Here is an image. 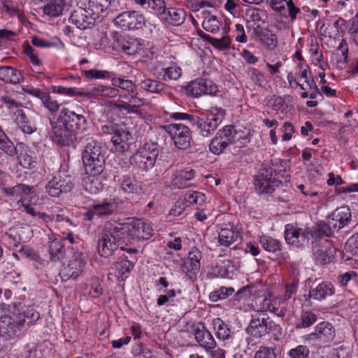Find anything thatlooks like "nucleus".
<instances>
[{
  "mask_svg": "<svg viewBox=\"0 0 358 358\" xmlns=\"http://www.w3.org/2000/svg\"><path fill=\"white\" fill-rule=\"evenodd\" d=\"M28 328L22 316L17 314L5 315L0 317V332L7 334L9 337L20 336Z\"/></svg>",
  "mask_w": 358,
  "mask_h": 358,
  "instance_id": "14",
  "label": "nucleus"
},
{
  "mask_svg": "<svg viewBox=\"0 0 358 358\" xmlns=\"http://www.w3.org/2000/svg\"><path fill=\"white\" fill-rule=\"evenodd\" d=\"M259 243L262 248L268 252L277 253L281 251V243L271 236H260Z\"/></svg>",
  "mask_w": 358,
  "mask_h": 358,
  "instance_id": "39",
  "label": "nucleus"
},
{
  "mask_svg": "<svg viewBox=\"0 0 358 358\" xmlns=\"http://www.w3.org/2000/svg\"><path fill=\"white\" fill-rule=\"evenodd\" d=\"M255 190L259 194H271L282 185L278 173L271 167L259 170L254 181Z\"/></svg>",
  "mask_w": 358,
  "mask_h": 358,
  "instance_id": "7",
  "label": "nucleus"
},
{
  "mask_svg": "<svg viewBox=\"0 0 358 358\" xmlns=\"http://www.w3.org/2000/svg\"><path fill=\"white\" fill-rule=\"evenodd\" d=\"M44 107H45L51 113L57 112L59 110V104L56 100H53L49 93L41 100Z\"/></svg>",
  "mask_w": 358,
  "mask_h": 358,
  "instance_id": "64",
  "label": "nucleus"
},
{
  "mask_svg": "<svg viewBox=\"0 0 358 358\" xmlns=\"http://www.w3.org/2000/svg\"><path fill=\"white\" fill-rule=\"evenodd\" d=\"M17 160L19 164L25 169L31 168V165L34 162L32 156L28 153L27 150L20 153Z\"/></svg>",
  "mask_w": 358,
  "mask_h": 358,
  "instance_id": "63",
  "label": "nucleus"
},
{
  "mask_svg": "<svg viewBox=\"0 0 358 358\" xmlns=\"http://www.w3.org/2000/svg\"><path fill=\"white\" fill-rule=\"evenodd\" d=\"M120 189L127 194H139L143 188L134 174L124 175L120 180Z\"/></svg>",
  "mask_w": 358,
  "mask_h": 358,
  "instance_id": "29",
  "label": "nucleus"
},
{
  "mask_svg": "<svg viewBox=\"0 0 358 358\" xmlns=\"http://www.w3.org/2000/svg\"><path fill=\"white\" fill-rule=\"evenodd\" d=\"M159 153L158 143H146L132 155L131 162L139 169L148 171L155 166Z\"/></svg>",
  "mask_w": 358,
  "mask_h": 358,
  "instance_id": "6",
  "label": "nucleus"
},
{
  "mask_svg": "<svg viewBox=\"0 0 358 358\" xmlns=\"http://www.w3.org/2000/svg\"><path fill=\"white\" fill-rule=\"evenodd\" d=\"M127 243L131 240L145 241L150 238L153 235V229L150 223L140 220H133L130 222L121 223Z\"/></svg>",
  "mask_w": 358,
  "mask_h": 358,
  "instance_id": "9",
  "label": "nucleus"
},
{
  "mask_svg": "<svg viewBox=\"0 0 358 358\" xmlns=\"http://www.w3.org/2000/svg\"><path fill=\"white\" fill-rule=\"evenodd\" d=\"M88 13L99 17L106 10L118 12L127 8L126 0H87Z\"/></svg>",
  "mask_w": 358,
  "mask_h": 358,
  "instance_id": "13",
  "label": "nucleus"
},
{
  "mask_svg": "<svg viewBox=\"0 0 358 358\" xmlns=\"http://www.w3.org/2000/svg\"><path fill=\"white\" fill-rule=\"evenodd\" d=\"M66 6L65 0H49L42 7L43 13L50 17H56L62 15Z\"/></svg>",
  "mask_w": 358,
  "mask_h": 358,
  "instance_id": "31",
  "label": "nucleus"
},
{
  "mask_svg": "<svg viewBox=\"0 0 358 358\" xmlns=\"http://www.w3.org/2000/svg\"><path fill=\"white\" fill-rule=\"evenodd\" d=\"M24 50L26 55L28 56L30 62L34 66H38L41 64L40 59L38 58V54L35 49H34L27 42L23 44Z\"/></svg>",
  "mask_w": 358,
  "mask_h": 358,
  "instance_id": "60",
  "label": "nucleus"
},
{
  "mask_svg": "<svg viewBox=\"0 0 358 358\" xmlns=\"http://www.w3.org/2000/svg\"><path fill=\"white\" fill-rule=\"evenodd\" d=\"M224 116V109L212 107L201 116L196 115L192 126L196 129L199 135L208 137L217 129Z\"/></svg>",
  "mask_w": 358,
  "mask_h": 358,
  "instance_id": "5",
  "label": "nucleus"
},
{
  "mask_svg": "<svg viewBox=\"0 0 358 358\" xmlns=\"http://www.w3.org/2000/svg\"><path fill=\"white\" fill-rule=\"evenodd\" d=\"M287 355L289 358H308L310 349L306 345H299L289 350Z\"/></svg>",
  "mask_w": 358,
  "mask_h": 358,
  "instance_id": "54",
  "label": "nucleus"
},
{
  "mask_svg": "<svg viewBox=\"0 0 358 358\" xmlns=\"http://www.w3.org/2000/svg\"><path fill=\"white\" fill-rule=\"evenodd\" d=\"M21 71L11 66H2L0 68V80L5 83L17 84L23 80Z\"/></svg>",
  "mask_w": 358,
  "mask_h": 358,
  "instance_id": "32",
  "label": "nucleus"
},
{
  "mask_svg": "<svg viewBox=\"0 0 358 358\" xmlns=\"http://www.w3.org/2000/svg\"><path fill=\"white\" fill-rule=\"evenodd\" d=\"M113 22L115 26L125 30L140 29L145 24L144 15L137 10L122 11Z\"/></svg>",
  "mask_w": 358,
  "mask_h": 358,
  "instance_id": "12",
  "label": "nucleus"
},
{
  "mask_svg": "<svg viewBox=\"0 0 358 358\" xmlns=\"http://www.w3.org/2000/svg\"><path fill=\"white\" fill-rule=\"evenodd\" d=\"M285 238L289 245L299 248L307 241V234L302 228L293 224H287L285 225Z\"/></svg>",
  "mask_w": 358,
  "mask_h": 358,
  "instance_id": "22",
  "label": "nucleus"
},
{
  "mask_svg": "<svg viewBox=\"0 0 358 358\" xmlns=\"http://www.w3.org/2000/svg\"><path fill=\"white\" fill-rule=\"evenodd\" d=\"M234 292L233 287H221L220 289L210 293L209 299L212 302L223 300L231 296Z\"/></svg>",
  "mask_w": 358,
  "mask_h": 358,
  "instance_id": "48",
  "label": "nucleus"
},
{
  "mask_svg": "<svg viewBox=\"0 0 358 358\" xmlns=\"http://www.w3.org/2000/svg\"><path fill=\"white\" fill-rule=\"evenodd\" d=\"M317 320V315L311 310H303L299 322L296 324V329L308 328Z\"/></svg>",
  "mask_w": 358,
  "mask_h": 358,
  "instance_id": "43",
  "label": "nucleus"
},
{
  "mask_svg": "<svg viewBox=\"0 0 358 358\" xmlns=\"http://www.w3.org/2000/svg\"><path fill=\"white\" fill-rule=\"evenodd\" d=\"M139 49V44L136 41L126 39L120 50L129 55H134L138 52Z\"/></svg>",
  "mask_w": 358,
  "mask_h": 358,
  "instance_id": "58",
  "label": "nucleus"
},
{
  "mask_svg": "<svg viewBox=\"0 0 358 358\" xmlns=\"http://www.w3.org/2000/svg\"><path fill=\"white\" fill-rule=\"evenodd\" d=\"M0 100L8 110H13L15 108L17 110L19 109L18 108L22 106V103L17 101L16 99L10 95L6 94L1 96Z\"/></svg>",
  "mask_w": 358,
  "mask_h": 358,
  "instance_id": "62",
  "label": "nucleus"
},
{
  "mask_svg": "<svg viewBox=\"0 0 358 358\" xmlns=\"http://www.w3.org/2000/svg\"><path fill=\"white\" fill-rule=\"evenodd\" d=\"M140 85L142 89L152 93H159L165 87L163 83L152 79H145Z\"/></svg>",
  "mask_w": 358,
  "mask_h": 358,
  "instance_id": "45",
  "label": "nucleus"
},
{
  "mask_svg": "<svg viewBox=\"0 0 358 358\" xmlns=\"http://www.w3.org/2000/svg\"><path fill=\"white\" fill-rule=\"evenodd\" d=\"M48 254L50 261L60 262L66 255V248L61 238L49 236Z\"/></svg>",
  "mask_w": 358,
  "mask_h": 358,
  "instance_id": "26",
  "label": "nucleus"
},
{
  "mask_svg": "<svg viewBox=\"0 0 358 358\" xmlns=\"http://www.w3.org/2000/svg\"><path fill=\"white\" fill-rule=\"evenodd\" d=\"M165 129L178 149L185 150L190 146L192 136L189 127L182 124H170L166 125Z\"/></svg>",
  "mask_w": 358,
  "mask_h": 358,
  "instance_id": "15",
  "label": "nucleus"
},
{
  "mask_svg": "<svg viewBox=\"0 0 358 358\" xmlns=\"http://www.w3.org/2000/svg\"><path fill=\"white\" fill-rule=\"evenodd\" d=\"M252 36L258 39L271 50L275 49L278 45V38L268 28H264L262 24L256 25L251 28Z\"/></svg>",
  "mask_w": 358,
  "mask_h": 358,
  "instance_id": "23",
  "label": "nucleus"
},
{
  "mask_svg": "<svg viewBox=\"0 0 358 358\" xmlns=\"http://www.w3.org/2000/svg\"><path fill=\"white\" fill-rule=\"evenodd\" d=\"M328 218L332 227L341 229L350 222L351 212L348 206H341L336 208Z\"/></svg>",
  "mask_w": 358,
  "mask_h": 358,
  "instance_id": "24",
  "label": "nucleus"
},
{
  "mask_svg": "<svg viewBox=\"0 0 358 358\" xmlns=\"http://www.w3.org/2000/svg\"><path fill=\"white\" fill-rule=\"evenodd\" d=\"M115 212V206L107 199L102 202L94 203L91 205L88 210L85 213V217L87 221H92L94 216L99 217H108Z\"/></svg>",
  "mask_w": 358,
  "mask_h": 358,
  "instance_id": "21",
  "label": "nucleus"
},
{
  "mask_svg": "<svg viewBox=\"0 0 358 358\" xmlns=\"http://www.w3.org/2000/svg\"><path fill=\"white\" fill-rule=\"evenodd\" d=\"M228 145L235 143V141L241 138L239 133L233 125H227L222 129H220L217 133Z\"/></svg>",
  "mask_w": 358,
  "mask_h": 358,
  "instance_id": "41",
  "label": "nucleus"
},
{
  "mask_svg": "<svg viewBox=\"0 0 358 358\" xmlns=\"http://www.w3.org/2000/svg\"><path fill=\"white\" fill-rule=\"evenodd\" d=\"M3 192L8 196L20 198L17 203L24 202V196L29 194L31 192V188L24 184H18L12 187H3L2 188Z\"/></svg>",
  "mask_w": 358,
  "mask_h": 358,
  "instance_id": "35",
  "label": "nucleus"
},
{
  "mask_svg": "<svg viewBox=\"0 0 358 358\" xmlns=\"http://www.w3.org/2000/svg\"><path fill=\"white\" fill-rule=\"evenodd\" d=\"M53 141L59 145H70L79 131L85 130L87 120L69 108H63L56 121L50 120Z\"/></svg>",
  "mask_w": 358,
  "mask_h": 358,
  "instance_id": "1",
  "label": "nucleus"
},
{
  "mask_svg": "<svg viewBox=\"0 0 358 358\" xmlns=\"http://www.w3.org/2000/svg\"><path fill=\"white\" fill-rule=\"evenodd\" d=\"M188 90L194 97L201 94H215L217 90V86L210 80L198 78L190 82Z\"/></svg>",
  "mask_w": 358,
  "mask_h": 358,
  "instance_id": "20",
  "label": "nucleus"
},
{
  "mask_svg": "<svg viewBox=\"0 0 358 358\" xmlns=\"http://www.w3.org/2000/svg\"><path fill=\"white\" fill-rule=\"evenodd\" d=\"M185 18V13L182 9L176 8H166V15H164L163 19L169 23L178 26L183 23Z\"/></svg>",
  "mask_w": 358,
  "mask_h": 358,
  "instance_id": "36",
  "label": "nucleus"
},
{
  "mask_svg": "<svg viewBox=\"0 0 358 358\" xmlns=\"http://www.w3.org/2000/svg\"><path fill=\"white\" fill-rule=\"evenodd\" d=\"M88 10L86 4L85 8H78L71 13L69 20L79 29H86L92 27L99 17L88 13Z\"/></svg>",
  "mask_w": 358,
  "mask_h": 358,
  "instance_id": "18",
  "label": "nucleus"
},
{
  "mask_svg": "<svg viewBox=\"0 0 358 358\" xmlns=\"http://www.w3.org/2000/svg\"><path fill=\"white\" fill-rule=\"evenodd\" d=\"M0 150L9 156H13L17 153V149L14 143L8 138L1 126L0 125Z\"/></svg>",
  "mask_w": 358,
  "mask_h": 358,
  "instance_id": "40",
  "label": "nucleus"
},
{
  "mask_svg": "<svg viewBox=\"0 0 358 358\" xmlns=\"http://www.w3.org/2000/svg\"><path fill=\"white\" fill-rule=\"evenodd\" d=\"M194 337L199 345L206 350H213L216 342L211 333L206 329L204 324L199 322L192 325Z\"/></svg>",
  "mask_w": 358,
  "mask_h": 358,
  "instance_id": "19",
  "label": "nucleus"
},
{
  "mask_svg": "<svg viewBox=\"0 0 358 358\" xmlns=\"http://www.w3.org/2000/svg\"><path fill=\"white\" fill-rule=\"evenodd\" d=\"M17 315L22 316V318L24 320L28 327L34 325L40 317L39 313L31 307L28 308L25 311L18 313Z\"/></svg>",
  "mask_w": 358,
  "mask_h": 358,
  "instance_id": "49",
  "label": "nucleus"
},
{
  "mask_svg": "<svg viewBox=\"0 0 358 358\" xmlns=\"http://www.w3.org/2000/svg\"><path fill=\"white\" fill-rule=\"evenodd\" d=\"M73 187L71 177L65 175H61L53 177L45 185L46 192L51 196H59L62 193L70 192Z\"/></svg>",
  "mask_w": 358,
  "mask_h": 358,
  "instance_id": "17",
  "label": "nucleus"
},
{
  "mask_svg": "<svg viewBox=\"0 0 358 358\" xmlns=\"http://www.w3.org/2000/svg\"><path fill=\"white\" fill-rule=\"evenodd\" d=\"M213 325L217 337L226 341L225 345H230L235 340V334L231 331L229 326L218 317L213 320Z\"/></svg>",
  "mask_w": 358,
  "mask_h": 358,
  "instance_id": "27",
  "label": "nucleus"
},
{
  "mask_svg": "<svg viewBox=\"0 0 358 358\" xmlns=\"http://www.w3.org/2000/svg\"><path fill=\"white\" fill-rule=\"evenodd\" d=\"M249 19L247 20L246 28L248 30H251V28L259 25L261 24L266 23V19L264 17H266L265 12L259 8H254L250 10V13L248 14Z\"/></svg>",
  "mask_w": 358,
  "mask_h": 358,
  "instance_id": "37",
  "label": "nucleus"
},
{
  "mask_svg": "<svg viewBox=\"0 0 358 358\" xmlns=\"http://www.w3.org/2000/svg\"><path fill=\"white\" fill-rule=\"evenodd\" d=\"M334 252L335 248L331 246V243L328 241H325L320 244L314 252V259L317 264L324 265L331 262Z\"/></svg>",
  "mask_w": 358,
  "mask_h": 358,
  "instance_id": "28",
  "label": "nucleus"
},
{
  "mask_svg": "<svg viewBox=\"0 0 358 358\" xmlns=\"http://www.w3.org/2000/svg\"><path fill=\"white\" fill-rule=\"evenodd\" d=\"M71 256L66 263L64 264L59 272L63 280H76L84 271L86 264L84 254L78 250L75 251L73 248H71Z\"/></svg>",
  "mask_w": 358,
  "mask_h": 358,
  "instance_id": "8",
  "label": "nucleus"
},
{
  "mask_svg": "<svg viewBox=\"0 0 358 358\" xmlns=\"http://www.w3.org/2000/svg\"><path fill=\"white\" fill-rule=\"evenodd\" d=\"M335 293L334 286L329 282H322L310 289L308 297L321 301Z\"/></svg>",
  "mask_w": 358,
  "mask_h": 358,
  "instance_id": "25",
  "label": "nucleus"
},
{
  "mask_svg": "<svg viewBox=\"0 0 358 358\" xmlns=\"http://www.w3.org/2000/svg\"><path fill=\"white\" fill-rule=\"evenodd\" d=\"M121 222L108 223L103 229L98 241L99 252L101 257L111 256L119 248L124 250L127 245Z\"/></svg>",
  "mask_w": 358,
  "mask_h": 358,
  "instance_id": "2",
  "label": "nucleus"
},
{
  "mask_svg": "<svg viewBox=\"0 0 358 358\" xmlns=\"http://www.w3.org/2000/svg\"><path fill=\"white\" fill-rule=\"evenodd\" d=\"M195 172L193 169L181 171L172 180V185L178 188L182 189L191 185L190 181L194 178Z\"/></svg>",
  "mask_w": 358,
  "mask_h": 358,
  "instance_id": "38",
  "label": "nucleus"
},
{
  "mask_svg": "<svg viewBox=\"0 0 358 358\" xmlns=\"http://www.w3.org/2000/svg\"><path fill=\"white\" fill-rule=\"evenodd\" d=\"M247 76L257 86L264 87L267 80L259 70L253 67H249L246 71Z\"/></svg>",
  "mask_w": 358,
  "mask_h": 358,
  "instance_id": "44",
  "label": "nucleus"
},
{
  "mask_svg": "<svg viewBox=\"0 0 358 358\" xmlns=\"http://www.w3.org/2000/svg\"><path fill=\"white\" fill-rule=\"evenodd\" d=\"M145 9H150L157 15H166V3L164 0H149Z\"/></svg>",
  "mask_w": 358,
  "mask_h": 358,
  "instance_id": "53",
  "label": "nucleus"
},
{
  "mask_svg": "<svg viewBox=\"0 0 358 358\" xmlns=\"http://www.w3.org/2000/svg\"><path fill=\"white\" fill-rule=\"evenodd\" d=\"M269 305L271 307L268 311L273 313L278 317H284L286 310L284 306H281V301L279 299H273L271 300Z\"/></svg>",
  "mask_w": 358,
  "mask_h": 358,
  "instance_id": "57",
  "label": "nucleus"
},
{
  "mask_svg": "<svg viewBox=\"0 0 358 358\" xmlns=\"http://www.w3.org/2000/svg\"><path fill=\"white\" fill-rule=\"evenodd\" d=\"M201 14L203 18L202 27L206 31L214 33L219 30L220 22L215 15L206 11H202Z\"/></svg>",
  "mask_w": 358,
  "mask_h": 358,
  "instance_id": "42",
  "label": "nucleus"
},
{
  "mask_svg": "<svg viewBox=\"0 0 358 358\" xmlns=\"http://www.w3.org/2000/svg\"><path fill=\"white\" fill-rule=\"evenodd\" d=\"M103 87L101 85H94L89 87L85 92H82V96L95 98L99 96H103Z\"/></svg>",
  "mask_w": 358,
  "mask_h": 358,
  "instance_id": "61",
  "label": "nucleus"
},
{
  "mask_svg": "<svg viewBox=\"0 0 358 358\" xmlns=\"http://www.w3.org/2000/svg\"><path fill=\"white\" fill-rule=\"evenodd\" d=\"M240 236L238 231H234L233 226L229 224L222 228L218 235V242L224 246H229Z\"/></svg>",
  "mask_w": 358,
  "mask_h": 358,
  "instance_id": "33",
  "label": "nucleus"
},
{
  "mask_svg": "<svg viewBox=\"0 0 358 358\" xmlns=\"http://www.w3.org/2000/svg\"><path fill=\"white\" fill-rule=\"evenodd\" d=\"M29 232L30 229L28 227H17L6 233V237L10 244L17 247L21 242H27L29 240V236H26L25 234H29Z\"/></svg>",
  "mask_w": 358,
  "mask_h": 358,
  "instance_id": "34",
  "label": "nucleus"
},
{
  "mask_svg": "<svg viewBox=\"0 0 358 358\" xmlns=\"http://www.w3.org/2000/svg\"><path fill=\"white\" fill-rule=\"evenodd\" d=\"M133 266V263L127 259L116 262L114 264V268L117 272L116 275L118 278L122 277L125 273H129Z\"/></svg>",
  "mask_w": 358,
  "mask_h": 358,
  "instance_id": "52",
  "label": "nucleus"
},
{
  "mask_svg": "<svg viewBox=\"0 0 358 358\" xmlns=\"http://www.w3.org/2000/svg\"><path fill=\"white\" fill-rule=\"evenodd\" d=\"M333 229H335L332 227V225L329 222L326 223L321 221L316 224L315 234V236L320 238L323 236H331L333 234Z\"/></svg>",
  "mask_w": 358,
  "mask_h": 358,
  "instance_id": "51",
  "label": "nucleus"
},
{
  "mask_svg": "<svg viewBox=\"0 0 358 358\" xmlns=\"http://www.w3.org/2000/svg\"><path fill=\"white\" fill-rule=\"evenodd\" d=\"M14 122L25 134H31L37 130L36 125L28 119L22 108L17 109L14 113Z\"/></svg>",
  "mask_w": 358,
  "mask_h": 358,
  "instance_id": "30",
  "label": "nucleus"
},
{
  "mask_svg": "<svg viewBox=\"0 0 358 358\" xmlns=\"http://www.w3.org/2000/svg\"><path fill=\"white\" fill-rule=\"evenodd\" d=\"M111 81L114 87L127 92L129 95L134 94L136 89V86L129 80L113 78Z\"/></svg>",
  "mask_w": 358,
  "mask_h": 358,
  "instance_id": "47",
  "label": "nucleus"
},
{
  "mask_svg": "<svg viewBox=\"0 0 358 358\" xmlns=\"http://www.w3.org/2000/svg\"><path fill=\"white\" fill-rule=\"evenodd\" d=\"M271 300V297L266 295L259 296L255 299L252 306L257 312H266L271 307L269 305Z\"/></svg>",
  "mask_w": 358,
  "mask_h": 358,
  "instance_id": "55",
  "label": "nucleus"
},
{
  "mask_svg": "<svg viewBox=\"0 0 358 358\" xmlns=\"http://www.w3.org/2000/svg\"><path fill=\"white\" fill-rule=\"evenodd\" d=\"M105 152L101 143L92 138L86 140L82 152V160L87 174H101L105 168Z\"/></svg>",
  "mask_w": 358,
  "mask_h": 358,
  "instance_id": "4",
  "label": "nucleus"
},
{
  "mask_svg": "<svg viewBox=\"0 0 358 358\" xmlns=\"http://www.w3.org/2000/svg\"><path fill=\"white\" fill-rule=\"evenodd\" d=\"M84 76L90 79H104L110 77V73L107 71L91 69L85 71Z\"/></svg>",
  "mask_w": 358,
  "mask_h": 358,
  "instance_id": "59",
  "label": "nucleus"
},
{
  "mask_svg": "<svg viewBox=\"0 0 358 358\" xmlns=\"http://www.w3.org/2000/svg\"><path fill=\"white\" fill-rule=\"evenodd\" d=\"M103 134L111 136V141L117 152H127L134 141L135 127L130 120L120 121L117 123H109L101 127Z\"/></svg>",
  "mask_w": 358,
  "mask_h": 358,
  "instance_id": "3",
  "label": "nucleus"
},
{
  "mask_svg": "<svg viewBox=\"0 0 358 358\" xmlns=\"http://www.w3.org/2000/svg\"><path fill=\"white\" fill-rule=\"evenodd\" d=\"M280 327L271 320L266 314L252 316L247 332L255 338H262L271 332L279 331Z\"/></svg>",
  "mask_w": 358,
  "mask_h": 358,
  "instance_id": "10",
  "label": "nucleus"
},
{
  "mask_svg": "<svg viewBox=\"0 0 358 358\" xmlns=\"http://www.w3.org/2000/svg\"><path fill=\"white\" fill-rule=\"evenodd\" d=\"M228 145L227 143L216 134V136L210 141L209 148L212 153L220 155Z\"/></svg>",
  "mask_w": 358,
  "mask_h": 358,
  "instance_id": "50",
  "label": "nucleus"
},
{
  "mask_svg": "<svg viewBox=\"0 0 358 358\" xmlns=\"http://www.w3.org/2000/svg\"><path fill=\"white\" fill-rule=\"evenodd\" d=\"M201 252L196 248H192L187 258L183 259L180 265L181 271L185 273L191 281L196 280V274L201 268Z\"/></svg>",
  "mask_w": 358,
  "mask_h": 358,
  "instance_id": "16",
  "label": "nucleus"
},
{
  "mask_svg": "<svg viewBox=\"0 0 358 358\" xmlns=\"http://www.w3.org/2000/svg\"><path fill=\"white\" fill-rule=\"evenodd\" d=\"M182 75V70L180 67L173 66L162 69L159 76L165 80H178Z\"/></svg>",
  "mask_w": 358,
  "mask_h": 358,
  "instance_id": "46",
  "label": "nucleus"
},
{
  "mask_svg": "<svg viewBox=\"0 0 358 358\" xmlns=\"http://www.w3.org/2000/svg\"><path fill=\"white\" fill-rule=\"evenodd\" d=\"M52 92L69 96H82V92L78 89L73 87H64L62 86H52Z\"/></svg>",
  "mask_w": 358,
  "mask_h": 358,
  "instance_id": "56",
  "label": "nucleus"
},
{
  "mask_svg": "<svg viewBox=\"0 0 358 358\" xmlns=\"http://www.w3.org/2000/svg\"><path fill=\"white\" fill-rule=\"evenodd\" d=\"M336 331L331 323L323 321L315 327L314 331L305 336V340L309 343L322 345L334 341Z\"/></svg>",
  "mask_w": 358,
  "mask_h": 358,
  "instance_id": "11",
  "label": "nucleus"
}]
</instances>
